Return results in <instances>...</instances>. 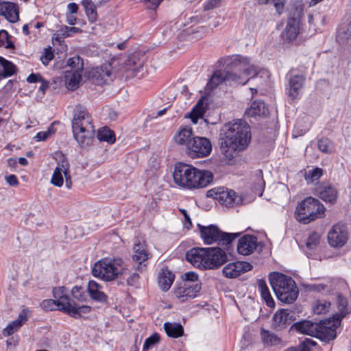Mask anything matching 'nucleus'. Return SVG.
<instances>
[{
	"mask_svg": "<svg viewBox=\"0 0 351 351\" xmlns=\"http://www.w3.org/2000/svg\"><path fill=\"white\" fill-rule=\"evenodd\" d=\"M322 169L319 167H315V169L309 170L307 172H306L304 175V178L307 184H310L318 180L322 177Z\"/></svg>",
	"mask_w": 351,
	"mask_h": 351,
	"instance_id": "obj_48",
	"label": "nucleus"
},
{
	"mask_svg": "<svg viewBox=\"0 0 351 351\" xmlns=\"http://www.w3.org/2000/svg\"><path fill=\"white\" fill-rule=\"evenodd\" d=\"M70 165L68 160L64 155H61L53 172L50 181L51 184L61 187L64 184V178L68 173Z\"/></svg>",
	"mask_w": 351,
	"mask_h": 351,
	"instance_id": "obj_13",
	"label": "nucleus"
},
{
	"mask_svg": "<svg viewBox=\"0 0 351 351\" xmlns=\"http://www.w3.org/2000/svg\"><path fill=\"white\" fill-rule=\"evenodd\" d=\"M305 81L302 75H294L289 80V96L291 99H295L300 94Z\"/></svg>",
	"mask_w": 351,
	"mask_h": 351,
	"instance_id": "obj_28",
	"label": "nucleus"
},
{
	"mask_svg": "<svg viewBox=\"0 0 351 351\" xmlns=\"http://www.w3.org/2000/svg\"><path fill=\"white\" fill-rule=\"evenodd\" d=\"M160 340V337L158 334L155 333L150 336L149 337L147 338L144 345H143V349L147 350L150 347H152L153 345L158 343Z\"/></svg>",
	"mask_w": 351,
	"mask_h": 351,
	"instance_id": "obj_56",
	"label": "nucleus"
},
{
	"mask_svg": "<svg viewBox=\"0 0 351 351\" xmlns=\"http://www.w3.org/2000/svg\"><path fill=\"white\" fill-rule=\"evenodd\" d=\"M17 68L12 62L0 56V81L16 73Z\"/></svg>",
	"mask_w": 351,
	"mask_h": 351,
	"instance_id": "obj_36",
	"label": "nucleus"
},
{
	"mask_svg": "<svg viewBox=\"0 0 351 351\" xmlns=\"http://www.w3.org/2000/svg\"><path fill=\"white\" fill-rule=\"evenodd\" d=\"M163 0H141L147 9L156 10Z\"/></svg>",
	"mask_w": 351,
	"mask_h": 351,
	"instance_id": "obj_59",
	"label": "nucleus"
},
{
	"mask_svg": "<svg viewBox=\"0 0 351 351\" xmlns=\"http://www.w3.org/2000/svg\"><path fill=\"white\" fill-rule=\"evenodd\" d=\"M97 137L99 141H106L111 144L115 141L114 132L106 127L98 130Z\"/></svg>",
	"mask_w": 351,
	"mask_h": 351,
	"instance_id": "obj_45",
	"label": "nucleus"
},
{
	"mask_svg": "<svg viewBox=\"0 0 351 351\" xmlns=\"http://www.w3.org/2000/svg\"><path fill=\"white\" fill-rule=\"evenodd\" d=\"M29 310L23 309L16 319L10 323L2 331L4 337H8L16 332L28 319Z\"/></svg>",
	"mask_w": 351,
	"mask_h": 351,
	"instance_id": "obj_23",
	"label": "nucleus"
},
{
	"mask_svg": "<svg viewBox=\"0 0 351 351\" xmlns=\"http://www.w3.org/2000/svg\"><path fill=\"white\" fill-rule=\"evenodd\" d=\"M319 149L326 154H331L332 152V146L331 141L326 138H320L317 143Z\"/></svg>",
	"mask_w": 351,
	"mask_h": 351,
	"instance_id": "obj_51",
	"label": "nucleus"
},
{
	"mask_svg": "<svg viewBox=\"0 0 351 351\" xmlns=\"http://www.w3.org/2000/svg\"><path fill=\"white\" fill-rule=\"evenodd\" d=\"M339 324V321L325 320L320 322L317 337L325 341L335 339L337 335L336 329Z\"/></svg>",
	"mask_w": 351,
	"mask_h": 351,
	"instance_id": "obj_15",
	"label": "nucleus"
},
{
	"mask_svg": "<svg viewBox=\"0 0 351 351\" xmlns=\"http://www.w3.org/2000/svg\"><path fill=\"white\" fill-rule=\"evenodd\" d=\"M193 130L190 127H184L180 128V130L175 134L173 139L176 143L180 145H184L188 150L189 147L191 145L193 138Z\"/></svg>",
	"mask_w": 351,
	"mask_h": 351,
	"instance_id": "obj_27",
	"label": "nucleus"
},
{
	"mask_svg": "<svg viewBox=\"0 0 351 351\" xmlns=\"http://www.w3.org/2000/svg\"><path fill=\"white\" fill-rule=\"evenodd\" d=\"M330 306V302L324 300H317L313 305V311L315 314L326 313Z\"/></svg>",
	"mask_w": 351,
	"mask_h": 351,
	"instance_id": "obj_46",
	"label": "nucleus"
},
{
	"mask_svg": "<svg viewBox=\"0 0 351 351\" xmlns=\"http://www.w3.org/2000/svg\"><path fill=\"white\" fill-rule=\"evenodd\" d=\"M86 291L91 300L104 303L108 300V295L104 291L102 285L95 280H90L86 287Z\"/></svg>",
	"mask_w": 351,
	"mask_h": 351,
	"instance_id": "obj_21",
	"label": "nucleus"
},
{
	"mask_svg": "<svg viewBox=\"0 0 351 351\" xmlns=\"http://www.w3.org/2000/svg\"><path fill=\"white\" fill-rule=\"evenodd\" d=\"M295 327L298 331L302 334L317 337L319 329V323L304 320L295 324Z\"/></svg>",
	"mask_w": 351,
	"mask_h": 351,
	"instance_id": "obj_34",
	"label": "nucleus"
},
{
	"mask_svg": "<svg viewBox=\"0 0 351 351\" xmlns=\"http://www.w3.org/2000/svg\"><path fill=\"white\" fill-rule=\"evenodd\" d=\"M111 66L110 64H104L99 67L93 69L90 72V77L93 83L102 86L110 80Z\"/></svg>",
	"mask_w": 351,
	"mask_h": 351,
	"instance_id": "obj_19",
	"label": "nucleus"
},
{
	"mask_svg": "<svg viewBox=\"0 0 351 351\" xmlns=\"http://www.w3.org/2000/svg\"><path fill=\"white\" fill-rule=\"evenodd\" d=\"M292 320L291 312L289 310H278L273 316V325L276 329L285 328Z\"/></svg>",
	"mask_w": 351,
	"mask_h": 351,
	"instance_id": "obj_31",
	"label": "nucleus"
},
{
	"mask_svg": "<svg viewBox=\"0 0 351 351\" xmlns=\"http://www.w3.org/2000/svg\"><path fill=\"white\" fill-rule=\"evenodd\" d=\"M285 0H272L271 3L274 4L277 12L280 14L283 12L285 5Z\"/></svg>",
	"mask_w": 351,
	"mask_h": 351,
	"instance_id": "obj_61",
	"label": "nucleus"
},
{
	"mask_svg": "<svg viewBox=\"0 0 351 351\" xmlns=\"http://www.w3.org/2000/svg\"><path fill=\"white\" fill-rule=\"evenodd\" d=\"M320 237L317 232H312L309 234L306 243V246L308 250H314L319 245Z\"/></svg>",
	"mask_w": 351,
	"mask_h": 351,
	"instance_id": "obj_53",
	"label": "nucleus"
},
{
	"mask_svg": "<svg viewBox=\"0 0 351 351\" xmlns=\"http://www.w3.org/2000/svg\"><path fill=\"white\" fill-rule=\"evenodd\" d=\"M223 83L226 84V71L217 70L215 71L211 76L207 84V88L209 90H212Z\"/></svg>",
	"mask_w": 351,
	"mask_h": 351,
	"instance_id": "obj_38",
	"label": "nucleus"
},
{
	"mask_svg": "<svg viewBox=\"0 0 351 351\" xmlns=\"http://www.w3.org/2000/svg\"><path fill=\"white\" fill-rule=\"evenodd\" d=\"M174 274L167 268L161 269L158 274V282L160 288L163 291H168L174 280Z\"/></svg>",
	"mask_w": 351,
	"mask_h": 351,
	"instance_id": "obj_35",
	"label": "nucleus"
},
{
	"mask_svg": "<svg viewBox=\"0 0 351 351\" xmlns=\"http://www.w3.org/2000/svg\"><path fill=\"white\" fill-rule=\"evenodd\" d=\"M67 66L70 68V71H78L80 72H83V59L78 56L72 57L68 60Z\"/></svg>",
	"mask_w": 351,
	"mask_h": 351,
	"instance_id": "obj_47",
	"label": "nucleus"
},
{
	"mask_svg": "<svg viewBox=\"0 0 351 351\" xmlns=\"http://www.w3.org/2000/svg\"><path fill=\"white\" fill-rule=\"evenodd\" d=\"M139 278V276L136 273H132L126 279L128 285L133 286L136 284Z\"/></svg>",
	"mask_w": 351,
	"mask_h": 351,
	"instance_id": "obj_62",
	"label": "nucleus"
},
{
	"mask_svg": "<svg viewBox=\"0 0 351 351\" xmlns=\"http://www.w3.org/2000/svg\"><path fill=\"white\" fill-rule=\"evenodd\" d=\"M60 32L64 37H66L79 33L82 30L79 27L64 26L60 29Z\"/></svg>",
	"mask_w": 351,
	"mask_h": 351,
	"instance_id": "obj_55",
	"label": "nucleus"
},
{
	"mask_svg": "<svg viewBox=\"0 0 351 351\" xmlns=\"http://www.w3.org/2000/svg\"><path fill=\"white\" fill-rule=\"evenodd\" d=\"M71 293L73 300H76L79 302H86L87 300L88 295L82 287H73L71 291Z\"/></svg>",
	"mask_w": 351,
	"mask_h": 351,
	"instance_id": "obj_49",
	"label": "nucleus"
},
{
	"mask_svg": "<svg viewBox=\"0 0 351 351\" xmlns=\"http://www.w3.org/2000/svg\"><path fill=\"white\" fill-rule=\"evenodd\" d=\"M82 73L78 71H65L64 81L66 87L70 90L77 89L82 80Z\"/></svg>",
	"mask_w": 351,
	"mask_h": 351,
	"instance_id": "obj_30",
	"label": "nucleus"
},
{
	"mask_svg": "<svg viewBox=\"0 0 351 351\" xmlns=\"http://www.w3.org/2000/svg\"><path fill=\"white\" fill-rule=\"evenodd\" d=\"M164 329L167 336L172 338H178L184 334L183 326L176 322H165Z\"/></svg>",
	"mask_w": 351,
	"mask_h": 351,
	"instance_id": "obj_40",
	"label": "nucleus"
},
{
	"mask_svg": "<svg viewBox=\"0 0 351 351\" xmlns=\"http://www.w3.org/2000/svg\"><path fill=\"white\" fill-rule=\"evenodd\" d=\"M53 133L50 128L47 131H42L37 133L34 137L36 141H41L47 140Z\"/></svg>",
	"mask_w": 351,
	"mask_h": 351,
	"instance_id": "obj_60",
	"label": "nucleus"
},
{
	"mask_svg": "<svg viewBox=\"0 0 351 351\" xmlns=\"http://www.w3.org/2000/svg\"><path fill=\"white\" fill-rule=\"evenodd\" d=\"M174 182L188 189L204 188L213 181V173L208 171H200L192 165L179 162L175 166Z\"/></svg>",
	"mask_w": 351,
	"mask_h": 351,
	"instance_id": "obj_2",
	"label": "nucleus"
},
{
	"mask_svg": "<svg viewBox=\"0 0 351 351\" xmlns=\"http://www.w3.org/2000/svg\"><path fill=\"white\" fill-rule=\"evenodd\" d=\"M66 289L64 287H58L53 289V298L62 306L60 308L63 312H66L74 300H72L66 294Z\"/></svg>",
	"mask_w": 351,
	"mask_h": 351,
	"instance_id": "obj_32",
	"label": "nucleus"
},
{
	"mask_svg": "<svg viewBox=\"0 0 351 351\" xmlns=\"http://www.w3.org/2000/svg\"><path fill=\"white\" fill-rule=\"evenodd\" d=\"M269 281L276 297L281 302L291 304L298 298L299 291L291 277L274 272L269 275Z\"/></svg>",
	"mask_w": 351,
	"mask_h": 351,
	"instance_id": "obj_5",
	"label": "nucleus"
},
{
	"mask_svg": "<svg viewBox=\"0 0 351 351\" xmlns=\"http://www.w3.org/2000/svg\"><path fill=\"white\" fill-rule=\"evenodd\" d=\"M250 66L253 67L254 72L252 73L250 77H254L256 80L260 79V85L266 83L270 76V73L267 69H258L254 64L250 63Z\"/></svg>",
	"mask_w": 351,
	"mask_h": 351,
	"instance_id": "obj_42",
	"label": "nucleus"
},
{
	"mask_svg": "<svg viewBox=\"0 0 351 351\" xmlns=\"http://www.w3.org/2000/svg\"><path fill=\"white\" fill-rule=\"evenodd\" d=\"M186 260L194 267L204 269L205 250L202 247H193L186 252Z\"/></svg>",
	"mask_w": 351,
	"mask_h": 351,
	"instance_id": "obj_22",
	"label": "nucleus"
},
{
	"mask_svg": "<svg viewBox=\"0 0 351 351\" xmlns=\"http://www.w3.org/2000/svg\"><path fill=\"white\" fill-rule=\"evenodd\" d=\"M208 99L206 97H202L193 108L190 112L189 117L194 124L197 123L199 119L203 118L208 109Z\"/></svg>",
	"mask_w": 351,
	"mask_h": 351,
	"instance_id": "obj_29",
	"label": "nucleus"
},
{
	"mask_svg": "<svg viewBox=\"0 0 351 351\" xmlns=\"http://www.w3.org/2000/svg\"><path fill=\"white\" fill-rule=\"evenodd\" d=\"M183 282H195L197 284H200L198 280V275L193 271L186 272L184 274Z\"/></svg>",
	"mask_w": 351,
	"mask_h": 351,
	"instance_id": "obj_58",
	"label": "nucleus"
},
{
	"mask_svg": "<svg viewBox=\"0 0 351 351\" xmlns=\"http://www.w3.org/2000/svg\"><path fill=\"white\" fill-rule=\"evenodd\" d=\"M54 299H47L44 300L41 303V306L43 309L46 311H56L59 310L62 311V309L60 308L62 306L59 304V302Z\"/></svg>",
	"mask_w": 351,
	"mask_h": 351,
	"instance_id": "obj_50",
	"label": "nucleus"
},
{
	"mask_svg": "<svg viewBox=\"0 0 351 351\" xmlns=\"http://www.w3.org/2000/svg\"><path fill=\"white\" fill-rule=\"evenodd\" d=\"M337 305L338 308L341 314L346 315L348 313V300L346 298L339 295L337 296Z\"/></svg>",
	"mask_w": 351,
	"mask_h": 351,
	"instance_id": "obj_54",
	"label": "nucleus"
},
{
	"mask_svg": "<svg viewBox=\"0 0 351 351\" xmlns=\"http://www.w3.org/2000/svg\"><path fill=\"white\" fill-rule=\"evenodd\" d=\"M92 274L108 282L128 274V269L121 258H105L95 263Z\"/></svg>",
	"mask_w": 351,
	"mask_h": 351,
	"instance_id": "obj_4",
	"label": "nucleus"
},
{
	"mask_svg": "<svg viewBox=\"0 0 351 351\" xmlns=\"http://www.w3.org/2000/svg\"><path fill=\"white\" fill-rule=\"evenodd\" d=\"M42 80L43 77L39 73H32L27 78V81L29 83H36Z\"/></svg>",
	"mask_w": 351,
	"mask_h": 351,
	"instance_id": "obj_63",
	"label": "nucleus"
},
{
	"mask_svg": "<svg viewBox=\"0 0 351 351\" xmlns=\"http://www.w3.org/2000/svg\"><path fill=\"white\" fill-rule=\"evenodd\" d=\"M53 58V53L49 49H45L43 55L40 57V60L43 64L45 65H47L49 62Z\"/></svg>",
	"mask_w": 351,
	"mask_h": 351,
	"instance_id": "obj_57",
	"label": "nucleus"
},
{
	"mask_svg": "<svg viewBox=\"0 0 351 351\" xmlns=\"http://www.w3.org/2000/svg\"><path fill=\"white\" fill-rule=\"evenodd\" d=\"M211 150L212 145L208 138L195 136L189 147L188 153L192 158H202L208 156Z\"/></svg>",
	"mask_w": 351,
	"mask_h": 351,
	"instance_id": "obj_11",
	"label": "nucleus"
},
{
	"mask_svg": "<svg viewBox=\"0 0 351 351\" xmlns=\"http://www.w3.org/2000/svg\"><path fill=\"white\" fill-rule=\"evenodd\" d=\"M254 72L247 58L235 56L231 62V70L226 71V84L234 86L245 84Z\"/></svg>",
	"mask_w": 351,
	"mask_h": 351,
	"instance_id": "obj_6",
	"label": "nucleus"
},
{
	"mask_svg": "<svg viewBox=\"0 0 351 351\" xmlns=\"http://www.w3.org/2000/svg\"><path fill=\"white\" fill-rule=\"evenodd\" d=\"M73 136L81 147L90 146L94 140L95 128L87 110L77 106L72 120Z\"/></svg>",
	"mask_w": 351,
	"mask_h": 351,
	"instance_id": "obj_3",
	"label": "nucleus"
},
{
	"mask_svg": "<svg viewBox=\"0 0 351 351\" xmlns=\"http://www.w3.org/2000/svg\"><path fill=\"white\" fill-rule=\"evenodd\" d=\"M267 113V108L265 103L261 101H254L245 111V114L248 117L263 116Z\"/></svg>",
	"mask_w": 351,
	"mask_h": 351,
	"instance_id": "obj_37",
	"label": "nucleus"
},
{
	"mask_svg": "<svg viewBox=\"0 0 351 351\" xmlns=\"http://www.w3.org/2000/svg\"><path fill=\"white\" fill-rule=\"evenodd\" d=\"M201 289V284L195 282H183L174 290L175 296L181 302L196 297Z\"/></svg>",
	"mask_w": 351,
	"mask_h": 351,
	"instance_id": "obj_14",
	"label": "nucleus"
},
{
	"mask_svg": "<svg viewBox=\"0 0 351 351\" xmlns=\"http://www.w3.org/2000/svg\"><path fill=\"white\" fill-rule=\"evenodd\" d=\"M0 15L11 23L17 21L19 16L16 4L8 1L0 2Z\"/></svg>",
	"mask_w": 351,
	"mask_h": 351,
	"instance_id": "obj_25",
	"label": "nucleus"
},
{
	"mask_svg": "<svg viewBox=\"0 0 351 351\" xmlns=\"http://www.w3.org/2000/svg\"><path fill=\"white\" fill-rule=\"evenodd\" d=\"M285 351H310L305 345H299L298 347L289 348Z\"/></svg>",
	"mask_w": 351,
	"mask_h": 351,
	"instance_id": "obj_64",
	"label": "nucleus"
},
{
	"mask_svg": "<svg viewBox=\"0 0 351 351\" xmlns=\"http://www.w3.org/2000/svg\"><path fill=\"white\" fill-rule=\"evenodd\" d=\"M221 135V150L228 161H231L239 152L244 150L251 140L250 126L241 119L225 124Z\"/></svg>",
	"mask_w": 351,
	"mask_h": 351,
	"instance_id": "obj_1",
	"label": "nucleus"
},
{
	"mask_svg": "<svg viewBox=\"0 0 351 351\" xmlns=\"http://www.w3.org/2000/svg\"><path fill=\"white\" fill-rule=\"evenodd\" d=\"M316 195L326 203L333 204L338 197L337 189L330 184L322 182L315 189Z\"/></svg>",
	"mask_w": 351,
	"mask_h": 351,
	"instance_id": "obj_16",
	"label": "nucleus"
},
{
	"mask_svg": "<svg viewBox=\"0 0 351 351\" xmlns=\"http://www.w3.org/2000/svg\"><path fill=\"white\" fill-rule=\"evenodd\" d=\"M337 41L341 45H346L351 41V22L345 21L340 24L337 29Z\"/></svg>",
	"mask_w": 351,
	"mask_h": 351,
	"instance_id": "obj_33",
	"label": "nucleus"
},
{
	"mask_svg": "<svg viewBox=\"0 0 351 351\" xmlns=\"http://www.w3.org/2000/svg\"><path fill=\"white\" fill-rule=\"evenodd\" d=\"M150 258V254L147 250V245L144 241L136 242L133 247L132 260L137 264L136 269L141 270L142 265L145 266V263Z\"/></svg>",
	"mask_w": 351,
	"mask_h": 351,
	"instance_id": "obj_18",
	"label": "nucleus"
},
{
	"mask_svg": "<svg viewBox=\"0 0 351 351\" xmlns=\"http://www.w3.org/2000/svg\"><path fill=\"white\" fill-rule=\"evenodd\" d=\"M300 25L299 16L289 18L286 27L281 34L282 38L287 42L294 41L300 34Z\"/></svg>",
	"mask_w": 351,
	"mask_h": 351,
	"instance_id": "obj_20",
	"label": "nucleus"
},
{
	"mask_svg": "<svg viewBox=\"0 0 351 351\" xmlns=\"http://www.w3.org/2000/svg\"><path fill=\"white\" fill-rule=\"evenodd\" d=\"M257 285L258 290L261 293L263 300L265 302L266 304L269 307H274L275 302L271 295L270 291L268 287L267 286L266 282L263 279H258L257 280Z\"/></svg>",
	"mask_w": 351,
	"mask_h": 351,
	"instance_id": "obj_39",
	"label": "nucleus"
},
{
	"mask_svg": "<svg viewBox=\"0 0 351 351\" xmlns=\"http://www.w3.org/2000/svg\"><path fill=\"white\" fill-rule=\"evenodd\" d=\"M324 211V206L317 199L308 197L297 206L295 215L300 223L307 224L317 218L322 217Z\"/></svg>",
	"mask_w": 351,
	"mask_h": 351,
	"instance_id": "obj_7",
	"label": "nucleus"
},
{
	"mask_svg": "<svg viewBox=\"0 0 351 351\" xmlns=\"http://www.w3.org/2000/svg\"><path fill=\"white\" fill-rule=\"evenodd\" d=\"M82 4L84 6L86 16L89 21L94 22L97 19V11L92 0H82Z\"/></svg>",
	"mask_w": 351,
	"mask_h": 351,
	"instance_id": "obj_44",
	"label": "nucleus"
},
{
	"mask_svg": "<svg viewBox=\"0 0 351 351\" xmlns=\"http://www.w3.org/2000/svg\"><path fill=\"white\" fill-rule=\"evenodd\" d=\"M257 246L256 237L252 235H244L239 239L237 245L239 254L247 256L252 254Z\"/></svg>",
	"mask_w": 351,
	"mask_h": 351,
	"instance_id": "obj_24",
	"label": "nucleus"
},
{
	"mask_svg": "<svg viewBox=\"0 0 351 351\" xmlns=\"http://www.w3.org/2000/svg\"><path fill=\"white\" fill-rule=\"evenodd\" d=\"M261 334L263 342L267 346H276L280 343V338L272 332L263 329Z\"/></svg>",
	"mask_w": 351,
	"mask_h": 351,
	"instance_id": "obj_43",
	"label": "nucleus"
},
{
	"mask_svg": "<svg viewBox=\"0 0 351 351\" xmlns=\"http://www.w3.org/2000/svg\"><path fill=\"white\" fill-rule=\"evenodd\" d=\"M123 64L124 69L128 73V75L141 77L138 73L143 70V62L142 60L134 56H131L125 60Z\"/></svg>",
	"mask_w": 351,
	"mask_h": 351,
	"instance_id": "obj_26",
	"label": "nucleus"
},
{
	"mask_svg": "<svg viewBox=\"0 0 351 351\" xmlns=\"http://www.w3.org/2000/svg\"><path fill=\"white\" fill-rule=\"evenodd\" d=\"M348 240L347 227L342 223L335 224L328 233V241L330 246L339 248Z\"/></svg>",
	"mask_w": 351,
	"mask_h": 351,
	"instance_id": "obj_10",
	"label": "nucleus"
},
{
	"mask_svg": "<svg viewBox=\"0 0 351 351\" xmlns=\"http://www.w3.org/2000/svg\"><path fill=\"white\" fill-rule=\"evenodd\" d=\"M10 36L8 34V32L5 30L0 31V47H3L6 49H13L14 44L10 40Z\"/></svg>",
	"mask_w": 351,
	"mask_h": 351,
	"instance_id": "obj_52",
	"label": "nucleus"
},
{
	"mask_svg": "<svg viewBox=\"0 0 351 351\" xmlns=\"http://www.w3.org/2000/svg\"><path fill=\"white\" fill-rule=\"evenodd\" d=\"M252 269V265L250 263L244 261H237L226 265L223 269V274L227 278H234L250 271Z\"/></svg>",
	"mask_w": 351,
	"mask_h": 351,
	"instance_id": "obj_17",
	"label": "nucleus"
},
{
	"mask_svg": "<svg viewBox=\"0 0 351 351\" xmlns=\"http://www.w3.org/2000/svg\"><path fill=\"white\" fill-rule=\"evenodd\" d=\"M90 309L89 306L78 305L73 301L65 313L74 318H79L82 314L89 313Z\"/></svg>",
	"mask_w": 351,
	"mask_h": 351,
	"instance_id": "obj_41",
	"label": "nucleus"
},
{
	"mask_svg": "<svg viewBox=\"0 0 351 351\" xmlns=\"http://www.w3.org/2000/svg\"><path fill=\"white\" fill-rule=\"evenodd\" d=\"M207 196L213 197L226 206H232L241 202L240 197L234 191L224 189L209 190L207 191Z\"/></svg>",
	"mask_w": 351,
	"mask_h": 351,
	"instance_id": "obj_12",
	"label": "nucleus"
},
{
	"mask_svg": "<svg viewBox=\"0 0 351 351\" xmlns=\"http://www.w3.org/2000/svg\"><path fill=\"white\" fill-rule=\"evenodd\" d=\"M198 228L202 240L207 245L217 243L222 246H228L239 235V233H226L222 232L215 225L204 226L198 224Z\"/></svg>",
	"mask_w": 351,
	"mask_h": 351,
	"instance_id": "obj_8",
	"label": "nucleus"
},
{
	"mask_svg": "<svg viewBox=\"0 0 351 351\" xmlns=\"http://www.w3.org/2000/svg\"><path fill=\"white\" fill-rule=\"evenodd\" d=\"M204 250V269L218 268L228 260L226 253L219 247H207Z\"/></svg>",
	"mask_w": 351,
	"mask_h": 351,
	"instance_id": "obj_9",
	"label": "nucleus"
}]
</instances>
